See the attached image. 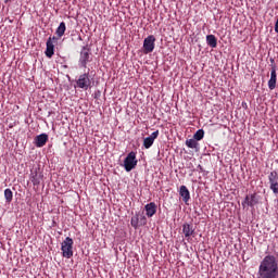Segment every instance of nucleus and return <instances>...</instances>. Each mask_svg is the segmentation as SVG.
I'll return each instance as SVG.
<instances>
[{
	"label": "nucleus",
	"instance_id": "nucleus-9",
	"mask_svg": "<svg viewBox=\"0 0 278 278\" xmlns=\"http://www.w3.org/2000/svg\"><path fill=\"white\" fill-rule=\"evenodd\" d=\"M53 40H58L56 37H49V39L47 40V48L45 51L47 58H53V55L55 54V46L53 45Z\"/></svg>",
	"mask_w": 278,
	"mask_h": 278
},
{
	"label": "nucleus",
	"instance_id": "nucleus-6",
	"mask_svg": "<svg viewBox=\"0 0 278 278\" xmlns=\"http://www.w3.org/2000/svg\"><path fill=\"white\" fill-rule=\"evenodd\" d=\"M155 49V36L150 35L143 40V53H153Z\"/></svg>",
	"mask_w": 278,
	"mask_h": 278
},
{
	"label": "nucleus",
	"instance_id": "nucleus-8",
	"mask_svg": "<svg viewBox=\"0 0 278 278\" xmlns=\"http://www.w3.org/2000/svg\"><path fill=\"white\" fill-rule=\"evenodd\" d=\"M269 189L274 194H278V174L277 172H270L268 175Z\"/></svg>",
	"mask_w": 278,
	"mask_h": 278
},
{
	"label": "nucleus",
	"instance_id": "nucleus-17",
	"mask_svg": "<svg viewBox=\"0 0 278 278\" xmlns=\"http://www.w3.org/2000/svg\"><path fill=\"white\" fill-rule=\"evenodd\" d=\"M182 233L185 235V238H190V236L194 233V228L190 224H184Z\"/></svg>",
	"mask_w": 278,
	"mask_h": 278
},
{
	"label": "nucleus",
	"instance_id": "nucleus-14",
	"mask_svg": "<svg viewBox=\"0 0 278 278\" xmlns=\"http://www.w3.org/2000/svg\"><path fill=\"white\" fill-rule=\"evenodd\" d=\"M42 173L35 170L31 172L30 174V181L31 184H34L35 186H40V181H42Z\"/></svg>",
	"mask_w": 278,
	"mask_h": 278
},
{
	"label": "nucleus",
	"instance_id": "nucleus-13",
	"mask_svg": "<svg viewBox=\"0 0 278 278\" xmlns=\"http://www.w3.org/2000/svg\"><path fill=\"white\" fill-rule=\"evenodd\" d=\"M48 140H49V136L47 134L38 135L35 138V146L40 149V148L45 147V144H47Z\"/></svg>",
	"mask_w": 278,
	"mask_h": 278
},
{
	"label": "nucleus",
	"instance_id": "nucleus-4",
	"mask_svg": "<svg viewBox=\"0 0 278 278\" xmlns=\"http://www.w3.org/2000/svg\"><path fill=\"white\" fill-rule=\"evenodd\" d=\"M92 78H90L89 72L81 74L76 80L77 88H81L83 90H88L92 88Z\"/></svg>",
	"mask_w": 278,
	"mask_h": 278
},
{
	"label": "nucleus",
	"instance_id": "nucleus-12",
	"mask_svg": "<svg viewBox=\"0 0 278 278\" xmlns=\"http://www.w3.org/2000/svg\"><path fill=\"white\" fill-rule=\"evenodd\" d=\"M269 90L277 88V67L273 66L270 72V78L268 80Z\"/></svg>",
	"mask_w": 278,
	"mask_h": 278
},
{
	"label": "nucleus",
	"instance_id": "nucleus-5",
	"mask_svg": "<svg viewBox=\"0 0 278 278\" xmlns=\"http://www.w3.org/2000/svg\"><path fill=\"white\" fill-rule=\"evenodd\" d=\"M138 166V160L136 159V152H130L127 154L126 159L124 160V168L126 173H130Z\"/></svg>",
	"mask_w": 278,
	"mask_h": 278
},
{
	"label": "nucleus",
	"instance_id": "nucleus-23",
	"mask_svg": "<svg viewBox=\"0 0 278 278\" xmlns=\"http://www.w3.org/2000/svg\"><path fill=\"white\" fill-rule=\"evenodd\" d=\"M139 225H147V216H144L143 214H139Z\"/></svg>",
	"mask_w": 278,
	"mask_h": 278
},
{
	"label": "nucleus",
	"instance_id": "nucleus-18",
	"mask_svg": "<svg viewBox=\"0 0 278 278\" xmlns=\"http://www.w3.org/2000/svg\"><path fill=\"white\" fill-rule=\"evenodd\" d=\"M130 225H131V227H134V229H138V227H140V213H136L131 217Z\"/></svg>",
	"mask_w": 278,
	"mask_h": 278
},
{
	"label": "nucleus",
	"instance_id": "nucleus-21",
	"mask_svg": "<svg viewBox=\"0 0 278 278\" xmlns=\"http://www.w3.org/2000/svg\"><path fill=\"white\" fill-rule=\"evenodd\" d=\"M4 199H5V203H10L12 199H14V193L12 192V189L4 190Z\"/></svg>",
	"mask_w": 278,
	"mask_h": 278
},
{
	"label": "nucleus",
	"instance_id": "nucleus-25",
	"mask_svg": "<svg viewBox=\"0 0 278 278\" xmlns=\"http://www.w3.org/2000/svg\"><path fill=\"white\" fill-rule=\"evenodd\" d=\"M198 168L201 169V170H203V166H201V165H198Z\"/></svg>",
	"mask_w": 278,
	"mask_h": 278
},
{
	"label": "nucleus",
	"instance_id": "nucleus-11",
	"mask_svg": "<svg viewBox=\"0 0 278 278\" xmlns=\"http://www.w3.org/2000/svg\"><path fill=\"white\" fill-rule=\"evenodd\" d=\"M144 210L148 218H153V216H155V214L157 213V205L155 204V202H150L144 205Z\"/></svg>",
	"mask_w": 278,
	"mask_h": 278
},
{
	"label": "nucleus",
	"instance_id": "nucleus-3",
	"mask_svg": "<svg viewBox=\"0 0 278 278\" xmlns=\"http://www.w3.org/2000/svg\"><path fill=\"white\" fill-rule=\"evenodd\" d=\"M73 238L66 237L65 240L61 243V251L63 257H66V260H71L73 257Z\"/></svg>",
	"mask_w": 278,
	"mask_h": 278
},
{
	"label": "nucleus",
	"instance_id": "nucleus-1",
	"mask_svg": "<svg viewBox=\"0 0 278 278\" xmlns=\"http://www.w3.org/2000/svg\"><path fill=\"white\" fill-rule=\"evenodd\" d=\"M258 278H277L278 277V264L277 258L274 255H267L263 258L258 266Z\"/></svg>",
	"mask_w": 278,
	"mask_h": 278
},
{
	"label": "nucleus",
	"instance_id": "nucleus-24",
	"mask_svg": "<svg viewBox=\"0 0 278 278\" xmlns=\"http://www.w3.org/2000/svg\"><path fill=\"white\" fill-rule=\"evenodd\" d=\"M275 31H276V34H278V18H277V21L275 23Z\"/></svg>",
	"mask_w": 278,
	"mask_h": 278
},
{
	"label": "nucleus",
	"instance_id": "nucleus-19",
	"mask_svg": "<svg viewBox=\"0 0 278 278\" xmlns=\"http://www.w3.org/2000/svg\"><path fill=\"white\" fill-rule=\"evenodd\" d=\"M65 31H66V23L61 22L59 27L55 30L58 38H62V36H64Z\"/></svg>",
	"mask_w": 278,
	"mask_h": 278
},
{
	"label": "nucleus",
	"instance_id": "nucleus-15",
	"mask_svg": "<svg viewBox=\"0 0 278 278\" xmlns=\"http://www.w3.org/2000/svg\"><path fill=\"white\" fill-rule=\"evenodd\" d=\"M179 194L182 198L184 203H188L190 201V190H188V187L180 186Z\"/></svg>",
	"mask_w": 278,
	"mask_h": 278
},
{
	"label": "nucleus",
	"instance_id": "nucleus-10",
	"mask_svg": "<svg viewBox=\"0 0 278 278\" xmlns=\"http://www.w3.org/2000/svg\"><path fill=\"white\" fill-rule=\"evenodd\" d=\"M157 136H160V130H155L149 137L143 139V147L144 149H151L153 147V142L157 140Z\"/></svg>",
	"mask_w": 278,
	"mask_h": 278
},
{
	"label": "nucleus",
	"instance_id": "nucleus-22",
	"mask_svg": "<svg viewBox=\"0 0 278 278\" xmlns=\"http://www.w3.org/2000/svg\"><path fill=\"white\" fill-rule=\"evenodd\" d=\"M204 137H205V130L203 129L197 130L195 134L193 135V139H195L197 141L203 140Z\"/></svg>",
	"mask_w": 278,
	"mask_h": 278
},
{
	"label": "nucleus",
	"instance_id": "nucleus-16",
	"mask_svg": "<svg viewBox=\"0 0 278 278\" xmlns=\"http://www.w3.org/2000/svg\"><path fill=\"white\" fill-rule=\"evenodd\" d=\"M206 45H208V47H211L212 49H216V47H218V40L216 39V36L207 35Z\"/></svg>",
	"mask_w": 278,
	"mask_h": 278
},
{
	"label": "nucleus",
	"instance_id": "nucleus-20",
	"mask_svg": "<svg viewBox=\"0 0 278 278\" xmlns=\"http://www.w3.org/2000/svg\"><path fill=\"white\" fill-rule=\"evenodd\" d=\"M186 147H188V149H195V151H199V142L195 139L186 140Z\"/></svg>",
	"mask_w": 278,
	"mask_h": 278
},
{
	"label": "nucleus",
	"instance_id": "nucleus-2",
	"mask_svg": "<svg viewBox=\"0 0 278 278\" xmlns=\"http://www.w3.org/2000/svg\"><path fill=\"white\" fill-rule=\"evenodd\" d=\"M92 62V52L88 46H84L80 50L78 64L80 68H87L88 63Z\"/></svg>",
	"mask_w": 278,
	"mask_h": 278
},
{
	"label": "nucleus",
	"instance_id": "nucleus-7",
	"mask_svg": "<svg viewBox=\"0 0 278 278\" xmlns=\"http://www.w3.org/2000/svg\"><path fill=\"white\" fill-rule=\"evenodd\" d=\"M257 203H260V198H257V193H252V194H248L245 195L243 202H242V207H255V205H257Z\"/></svg>",
	"mask_w": 278,
	"mask_h": 278
}]
</instances>
